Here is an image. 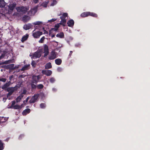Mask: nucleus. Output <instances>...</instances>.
Segmentation results:
<instances>
[{"mask_svg": "<svg viewBox=\"0 0 150 150\" xmlns=\"http://www.w3.org/2000/svg\"><path fill=\"white\" fill-rule=\"evenodd\" d=\"M4 144L0 140V150H3L4 149Z\"/></svg>", "mask_w": 150, "mask_h": 150, "instance_id": "obj_21", "label": "nucleus"}, {"mask_svg": "<svg viewBox=\"0 0 150 150\" xmlns=\"http://www.w3.org/2000/svg\"><path fill=\"white\" fill-rule=\"evenodd\" d=\"M45 69H49L51 68L52 65L51 63L50 62L47 63L45 65Z\"/></svg>", "mask_w": 150, "mask_h": 150, "instance_id": "obj_24", "label": "nucleus"}, {"mask_svg": "<svg viewBox=\"0 0 150 150\" xmlns=\"http://www.w3.org/2000/svg\"><path fill=\"white\" fill-rule=\"evenodd\" d=\"M20 87H18L17 85L14 87L8 88L6 89L7 91L8 92L7 94V97H8L11 96L15 91H16Z\"/></svg>", "mask_w": 150, "mask_h": 150, "instance_id": "obj_1", "label": "nucleus"}, {"mask_svg": "<svg viewBox=\"0 0 150 150\" xmlns=\"http://www.w3.org/2000/svg\"><path fill=\"white\" fill-rule=\"evenodd\" d=\"M41 55V50H37L35 52L33 55V57L36 58H39Z\"/></svg>", "mask_w": 150, "mask_h": 150, "instance_id": "obj_7", "label": "nucleus"}, {"mask_svg": "<svg viewBox=\"0 0 150 150\" xmlns=\"http://www.w3.org/2000/svg\"><path fill=\"white\" fill-rule=\"evenodd\" d=\"M57 70L59 72H61L62 71V69L61 67H59L57 69Z\"/></svg>", "mask_w": 150, "mask_h": 150, "instance_id": "obj_45", "label": "nucleus"}, {"mask_svg": "<svg viewBox=\"0 0 150 150\" xmlns=\"http://www.w3.org/2000/svg\"><path fill=\"white\" fill-rule=\"evenodd\" d=\"M39 0H33V2L35 4H37Z\"/></svg>", "mask_w": 150, "mask_h": 150, "instance_id": "obj_51", "label": "nucleus"}, {"mask_svg": "<svg viewBox=\"0 0 150 150\" xmlns=\"http://www.w3.org/2000/svg\"><path fill=\"white\" fill-rule=\"evenodd\" d=\"M30 19V17L27 15H25L22 17V21L24 22H28Z\"/></svg>", "mask_w": 150, "mask_h": 150, "instance_id": "obj_10", "label": "nucleus"}, {"mask_svg": "<svg viewBox=\"0 0 150 150\" xmlns=\"http://www.w3.org/2000/svg\"><path fill=\"white\" fill-rule=\"evenodd\" d=\"M13 108L15 109H20V105H17L14 106Z\"/></svg>", "mask_w": 150, "mask_h": 150, "instance_id": "obj_32", "label": "nucleus"}, {"mask_svg": "<svg viewBox=\"0 0 150 150\" xmlns=\"http://www.w3.org/2000/svg\"><path fill=\"white\" fill-rule=\"evenodd\" d=\"M6 80V78H1L0 79V81H2L3 82H5Z\"/></svg>", "mask_w": 150, "mask_h": 150, "instance_id": "obj_41", "label": "nucleus"}, {"mask_svg": "<svg viewBox=\"0 0 150 150\" xmlns=\"http://www.w3.org/2000/svg\"><path fill=\"white\" fill-rule=\"evenodd\" d=\"M52 90L54 91H56L57 90L55 88H52Z\"/></svg>", "mask_w": 150, "mask_h": 150, "instance_id": "obj_59", "label": "nucleus"}, {"mask_svg": "<svg viewBox=\"0 0 150 150\" xmlns=\"http://www.w3.org/2000/svg\"><path fill=\"white\" fill-rule=\"evenodd\" d=\"M6 5V3L4 0H0V7L3 8Z\"/></svg>", "mask_w": 150, "mask_h": 150, "instance_id": "obj_19", "label": "nucleus"}, {"mask_svg": "<svg viewBox=\"0 0 150 150\" xmlns=\"http://www.w3.org/2000/svg\"><path fill=\"white\" fill-rule=\"evenodd\" d=\"M39 81L36 79V77L35 75L33 76H32V80L31 81V83L36 84Z\"/></svg>", "mask_w": 150, "mask_h": 150, "instance_id": "obj_12", "label": "nucleus"}, {"mask_svg": "<svg viewBox=\"0 0 150 150\" xmlns=\"http://www.w3.org/2000/svg\"><path fill=\"white\" fill-rule=\"evenodd\" d=\"M72 53H73V52L72 51H70V53H69V57H71V55L72 54Z\"/></svg>", "mask_w": 150, "mask_h": 150, "instance_id": "obj_50", "label": "nucleus"}, {"mask_svg": "<svg viewBox=\"0 0 150 150\" xmlns=\"http://www.w3.org/2000/svg\"><path fill=\"white\" fill-rule=\"evenodd\" d=\"M56 57V55L55 52H52L51 55L49 57V59L50 60H52L55 59Z\"/></svg>", "mask_w": 150, "mask_h": 150, "instance_id": "obj_15", "label": "nucleus"}, {"mask_svg": "<svg viewBox=\"0 0 150 150\" xmlns=\"http://www.w3.org/2000/svg\"><path fill=\"white\" fill-rule=\"evenodd\" d=\"M45 39V37L44 36L42 37L40 40L39 41V43H43L44 40Z\"/></svg>", "mask_w": 150, "mask_h": 150, "instance_id": "obj_31", "label": "nucleus"}, {"mask_svg": "<svg viewBox=\"0 0 150 150\" xmlns=\"http://www.w3.org/2000/svg\"><path fill=\"white\" fill-rule=\"evenodd\" d=\"M30 66V64H28V65H26L24 67H23L21 69V71H24L25 70H27L28 69L29 67Z\"/></svg>", "mask_w": 150, "mask_h": 150, "instance_id": "obj_26", "label": "nucleus"}, {"mask_svg": "<svg viewBox=\"0 0 150 150\" xmlns=\"http://www.w3.org/2000/svg\"><path fill=\"white\" fill-rule=\"evenodd\" d=\"M39 97V94H35L33 96L31 99L30 100L29 102L30 103H34L37 100Z\"/></svg>", "mask_w": 150, "mask_h": 150, "instance_id": "obj_3", "label": "nucleus"}, {"mask_svg": "<svg viewBox=\"0 0 150 150\" xmlns=\"http://www.w3.org/2000/svg\"><path fill=\"white\" fill-rule=\"evenodd\" d=\"M68 15L67 13H64L62 16L60 17V18L66 19V18L67 17Z\"/></svg>", "mask_w": 150, "mask_h": 150, "instance_id": "obj_28", "label": "nucleus"}, {"mask_svg": "<svg viewBox=\"0 0 150 150\" xmlns=\"http://www.w3.org/2000/svg\"><path fill=\"white\" fill-rule=\"evenodd\" d=\"M5 66H2V67H3V68H5V67H5Z\"/></svg>", "mask_w": 150, "mask_h": 150, "instance_id": "obj_62", "label": "nucleus"}, {"mask_svg": "<svg viewBox=\"0 0 150 150\" xmlns=\"http://www.w3.org/2000/svg\"><path fill=\"white\" fill-rule=\"evenodd\" d=\"M29 9V6H21L17 7L16 8L17 11L19 12H22L23 14L26 13Z\"/></svg>", "mask_w": 150, "mask_h": 150, "instance_id": "obj_2", "label": "nucleus"}, {"mask_svg": "<svg viewBox=\"0 0 150 150\" xmlns=\"http://www.w3.org/2000/svg\"><path fill=\"white\" fill-rule=\"evenodd\" d=\"M67 23L68 26L72 27L74 25V22L73 20L70 19L68 21Z\"/></svg>", "mask_w": 150, "mask_h": 150, "instance_id": "obj_11", "label": "nucleus"}, {"mask_svg": "<svg viewBox=\"0 0 150 150\" xmlns=\"http://www.w3.org/2000/svg\"><path fill=\"white\" fill-rule=\"evenodd\" d=\"M19 78H23L24 77L23 75H20L19 76Z\"/></svg>", "mask_w": 150, "mask_h": 150, "instance_id": "obj_56", "label": "nucleus"}, {"mask_svg": "<svg viewBox=\"0 0 150 150\" xmlns=\"http://www.w3.org/2000/svg\"><path fill=\"white\" fill-rule=\"evenodd\" d=\"M24 105V103H23L22 104H21V105H20V109L23 107L24 106V105Z\"/></svg>", "mask_w": 150, "mask_h": 150, "instance_id": "obj_53", "label": "nucleus"}, {"mask_svg": "<svg viewBox=\"0 0 150 150\" xmlns=\"http://www.w3.org/2000/svg\"><path fill=\"white\" fill-rule=\"evenodd\" d=\"M30 110L29 108L25 109L22 112V114L23 115H25L29 113L30 112Z\"/></svg>", "mask_w": 150, "mask_h": 150, "instance_id": "obj_14", "label": "nucleus"}, {"mask_svg": "<svg viewBox=\"0 0 150 150\" xmlns=\"http://www.w3.org/2000/svg\"><path fill=\"white\" fill-rule=\"evenodd\" d=\"M42 73L43 74H45L47 76H49L52 74V72L51 71L49 70H43L42 71Z\"/></svg>", "mask_w": 150, "mask_h": 150, "instance_id": "obj_6", "label": "nucleus"}, {"mask_svg": "<svg viewBox=\"0 0 150 150\" xmlns=\"http://www.w3.org/2000/svg\"><path fill=\"white\" fill-rule=\"evenodd\" d=\"M16 5L15 3L9 4L8 6L9 11H12L15 8Z\"/></svg>", "mask_w": 150, "mask_h": 150, "instance_id": "obj_5", "label": "nucleus"}, {"mask_svg": "<svg viewBox=\"0 0 150 150\" xmlns=\"http://www.w3.org/2000/svg\"><path fill=\"white\" fill-rule=\"evenodd\" d=\"M29 37V35L26 34L25 35L23 36L22 38L21 41L22 42H23L24 41L27 40Z\"/></svg>", "mask_w": 150, "mask_h": 150, "instance_id": "obj_13", "label": "nucleus"}, {"mask_svg": "<svg viewBox=\"0 0 150 150\" xmlns=\"http://www.w3.org/2000/svg\"><path fill=\"white\" fill-rule=\"evenodd\" d=\"M22 99L19 96H18L16 98V102H19Z\"/></svg>", "mask_w": 150, "mask_h": 150, "instance_id": "obj_35", "label": "nucleus"}, {"mask_svg": "<svg viewBox=\"0 0 150 150\" xmlns=\"http://www.w3.org/2000/svg\"><path fill=\"white\" fill-rule=\"evenodd\" d=\"M56 19H57L55 18H52L50 20H49L48 22H53L55 21L56 20Z\"/></svg>", "mask_w": 150, "mask_h": 150, "instance_id": "obj_42", "label": "nucleus"}, {"mask_svg": "<svg viewBox=\"0 0 150 150\" xmlns=\"http://www.w3.org/2000/svg\"><path fill=\"white\" fill-rule=\"evenodd\" d=\"M55 80L54 78V77H51L50 79V82L51 83H54L55 81Z\"/></svg>", "mask_w": 150, "mask_h": 150, "instance_id": "obj_34", "label": "nucleus"}, {"mask_svg": "<svg viewBox=\"0 0 150 150\" xmlns=\"http://www.w3.org/2000/svg\"><path fill=\"white\" fill-rule=\"evenodd\" d=\"M61 19V21L59 24L61 25H62L63 26H65L66 22V19Z\"/></svg>", "mask_w": 150, "mask_h": 150, "instance_id": "obj_18", "label": "nucleus"}, {"mask_svg": "<svg viewBox=\"0 0 150 150\" xmlns=\"http://www.w3.org/2000/svg\"><path fill=\"white\" fill-rule=\"evenodd\" d=\"M24 136V135L23 134H21L19 137V139H22V138Z\"/></svg>", "mask_w": 150, "mask_h": 150, "instance_id": "obj_48", "label": "nucleus"}, {"mask_svg": "<svg viewBox=\"0 0 150 150\" xmlns=\"http://www.w3.org/2000/svg\"><path fill=\"white\" fill-rule=\"evenodd\" d=\"M57 3V1L55 0H53V3H52L51 5L54 6V4Z\"/></svg>", "mask_w": 150, "mask_h": 150, "instance_id": "obj_44", "label": "nucleus"}, {"mask_svg": "<svg viewBox=\"0 0 150 150\" xmlns=\"http://www.w3.org/2000/svg\"><path fill=\"white\" fill-rule=\"evenodd\" d=\"M5 54L4 53L2 54L0 56V60L3 59L5 57Z\"/></svg>", "mask_w": 150, "mask_h": 150, "instance_id": "obj_38", "label": "nucleus"}, {"mask_svg": "<svg viewBox=\"0 0 150 150\" xmlns=\"http://www.w3.org/2000/svg\"><path fill=\"white\" fill-rule=\"evenodd\" d=\"M11 62V60H9L4 62V64H7L10 63Z\"/></svg>", "mask_w": 150, "mask_h": 150, "instance_id": "obj_37", "label": "nucleus"}, {"mask_svg": "<svg viewBox=\"0 0 150 150\" xmlns=\"http://www.w3.org/2000/svg\"><path fill=\"white\" fill-rule=\"evenodd\" d=\"M26 92H27L26 90L25 89V90H23V92L21 93L23 94H26Z\"/></svg>", "mask_w": 150, "mask_h": 150, "instance_id": "obj_47", "label": "nucleus"}, {"mask_svg": "<svg viewBox=\"0 0 150 150\" xmlns=\"http://www.w3.org/2000/svg\"><path fill=\"white\" fill-rule=\"evenodd\" d=\"M42 34V32L37 31L33 33V36L34 38H39L40 36Z\"/></svg>", "mask_w": 150, "mask_h": 150, "instance_id": "obj_4", "label": "nucleus"}, {"mask_svg": "<svg viewBox=\"0 0 150 150\" xmlns=\"http://www.w3.org/2000/svg\"><path fill=\"white\" fill-rule=\"evenodd\" d=\"M2 118H4V121H0V124H1V123H3L4 122H5V118H4L3 117H2Z\"/></svg>", "mask_w": 150, "mask_h": 150, "instance_id": "obj_57", "label": "nucleus"}, {"mask_svg": "<svg viewBox=\"0 0 150 150\" xmlns=\"http://www.w3.org/2000/svg\"><path fill=\"white\" fill-rule=\"evenodd\" d=\"M13 75H11L9 77V80H10V81L11 80V79L13 78Z\"/></svg>", "mask_w": 150, "mask_h": 150, "instance_id": "obj_54", "label": "nucleus"}, {"mask_svg": "<svg viewBox=\"0 0 150 150\" xmlns=\"http://www.w3.org/2000/svg\"><path fill=\"white\" fill-rule=\"evenodd\" d=\"M44 52L49 53L48 47L46 45H44Z\"/></svg>", "mask_w": 150, "mask_h": 150, "instance_id": "obj_23", "label": "nucleus"}, {"mask_svg": "<svg viewBox=\"0 0 150 150\" xmlns=\"http://www.w3.org/2000/svg\"><path fill=\"white\" fill-rule=\"evenodd\" d=\"M35 65L36 63L35 62V61H33L31 63V65L33 67H35Z\"/></svg>", "mask_w": 150, "mask_h": 150, "instance_id": "obj_40", "label": "nucleus"}, {"mask_svg": "<svg viewBox=\"0 0 150 150\" xmlns=\"http://www.w3.org/2000/svg\"><path fill=\"white\" fill-rule=\"evenodd\" d=\"M59 24H58L57 25H55V27L57 29L58 28H59Z\"/></svg>", "mask_w": 150, "mask_h": 150, "instance_id": "obj_55", "label": "nucleus"}, {"mask_svg": "<svg viewBox=\"0 0 150 150\" xmlns=\"http://www.w3.org/2000/svg\"><path fill=\"white\" fill-rule=\"evenodd\" d=\"M44 87V86L42 84H39L37 86V88L38 89H42Z\"/></svg>", "mask_w": 150, "mask_h": 150, "instance_id": "obj_30", "label": "nucleus"}, {"mask_svg": "<svg viewBox=\"0 0 150 150\" xmlns=\"http://www.w3.org/2000/svg\"><path fill=\"white\" fill-rule=\"evenodd\" d=\"M11 84V81H9L7 82L4 85L1 87L2 89L6 90V89L8 88V87Z\"/></svg>", "mask_w": 150, "mask_h": 150, "instance_id": "obj_9", "label": "nucleus"}, {"mask_svg": "<svg viewBox=\"0 0 150 150\" xmlns=\"http://www.w3.org/2000/svg\"><path fill=\"white\" fill-rule=\"evenodd\" d=\"M91 16L94 17H97L98 16L97 15L94 13L88 12V16Z\"/></svg>", "mask_w": 150, "mask_h": 150, "instance_id": "obj_22", "label": "nucleus"}, {"mask_svg": "<svg viewBox=\"0 0 150 150\" xmlns=\"http://www.w3.org/2000/svg\"><path fill=\"white\" fill-rule=\"evenodd\" d=\"M40 107L41 108H44L46 107V105L44 103H41L40 105Z\"/></svg>", "mask_w": 150, "mask_h": 150, "instance_id": "obj_33", "label": "nucleus"}, {"mask_svg": "<svg viewBox=\"0 0 150 150\" xmlns=\"http://www.w3.org/2000/svg\"><path fill=\"white\" fill-rule=\"evenodd\" d=\"M45 53V54L44 55V57H45L47 56V55L49 53L47 52H44Z\"/></svg>", "mask_w": 150, "mask_h": 150, "instance_id": "obj_52", "label": "nucleus"}, {"mask_svg": "<svg viewBox=\"0 0 150 150\" xmlns=\"http://www.w3.org/2000/svg\"><path fill=\"white\" fill-rule=\"evenodd\" d=\"M35 9H32L29 11L28 12V14L30 16H32L33 15L35 14Z\"/></svg>", "mask_w": 150, "mask_h": 150, "instance_id": "obj_16", "label": "nucleus"}, {"mask_svg": "<svg viewBox=\"0 0 150 150\" xmlns=\"http://www.w3.org/2000/svg\"><path fill=\"white\" fill-rule=\"evenodd\" d=\"M34 83H31L30 84V86L32 89H35L37 88V86L34 84Z\"/></svg>", "mask_w": 150, "mask_h": 150, "instance_id": "obj_29", "label": "nucleus"}, {"mask_svg": "<svg viewBox=\"0 0 150 150\" xmlns=\"http://www.w3.org/2000/svg\"><path fill=\"white\" fill-rule=\"evenodd\" d=\"M26 107H27V108H28V106H27Z\"/></svg>", "mask_w": 150, "mask_h": 150, "instance_id": "obj_63", "label": "nucleus"}, {"mask_svg": "<svg viewBox=\"0 0 150 150\" xmlns=\"http://www.w3.org/2000/svg\"><path fill=\"white\" fill-rule=\"evenodd\" d=\"M55 34H53V35H52V36H51L52 38H53L55 36Z\"/></svg>", "mask_w": 150, "mask_h": 150, "instance_id": "obj_60", "label": "nucleus"}, {"mask_svg": "<svg viewBox=\"0 0 150 150\" xmlns=\"http://www.w3.org/2000/svg\"><path fill=\"white\" fill-rule=\"evenodd\" d=\"M35 76L36 77V79H38V81H39V80L41 79V77L40 75H38V76L35 75Z\"/></svg>", "mask_w": 150, "mask_h": 150, "instance_id": "obj_43", "label": "nucleus"}, {"mask_svg": "<svg viewBox=\"0 0 150 150\" xmlns=\"http://www.w3.org/2000/svg\"><path fill=\"white\" fill-rule=\"evenodd\" d=\"M81 16L82 17H85L88 16V12H84L82 13Z\"/></svg>", "mask_w": 150, "mask_h": 150, "instance_id": "obj_25", "label": "nucleus"}, {"mask_svg": "<svg viewBox=\"0 0 150 150\" xmlns=\"http://www.w3.org/2000/svg\"><path fill=\"white\" fill-rule=\"evenodd\" d=\"M4 64V62H0V65H1L2 64Z\"/></svg>", "mask_w": 150, "mask_h": 150, "instance_id": "obj_58", "label": "nucleus"}, {"mask_svg": "<svg viewBox=\"0 0 150 150\" xmlns=\"http://www.w3.org/2000/svg\"><path fill=\"white\" fill-rule=\"evenodd\" d=\"M23 96H24L23 95V94L22 93H21L20 95L19 96L22 99L23 98Z\"/></svg>", "mask_w": 150, "mask_h": 150, "instance_id": "obj_49", "label": "nucleus"}, {"mask_svg": "<svg viewBox=\"0 0 150 150\" xmlns=\"http://www.w3.org/2000/svg\"><path fill=\"white\" fill-rule=\"evenodd\" d=\"M41 22L40 21H37L33 23V24H34L35 25H39L41 24Z\"/></svg>", "mask_w": 150, "mask_h": 150, "instance_id": "obj_36", "label": "nucleus"}, {"mask_svg": "<svg viewBox=\"0 0 150 150\" xmlns=\"http://www.w3.org/2000/svg\"><path fill=\"white\" fill-rule=\"evenodd\" d=\"M15 104V102L14 101H12L11 107H13L14 106V105Z\"/></svg>", "mask_w": 150, "mask_h": 150, "instance_id": "obj_46", "label": "nucleus"}, {"mask_svg": "<svg viewBox=\"0 0 150 150\" xmlns=\"http://www.w3.org/2000/svg\"><path fill=\"white\" fill-rule=\"evenodd\" d=\"M14 64H9L7 66V69H15L14 68Z\"/></svg>", "mask_w": 150, "mask_h": 150, "instance_id": "obj_27", "label": "nucleus"}, {"mask_svg": "<svg viewBox=\"0 0 150 150\" xmlns=\"http://www.w3.org/2000/svg\"><path fill=\"white\" fill-rule=\"evenodd\" d=\"M1 71H2V69L1 70Z\"/></svg>", "mask_w": 150, "mask_h": 150, "instance_id": "obj_64", "label": "nucleus"}, {"mask_svg": "<svg viewBox=\"0 0 150 150\" xmlns=\"http://www.w3.org/2000/svg\"><path fill=\"white\" fill-rule=\"evenodd\" d=\"M33 26L31 23H28L25 24L23 25V28L25 30H27L33 28Z\"/></svg>", "mask_w": 150, "mask_h": 150, "instance_id": "obj_8", "label": "nucleus"}, {"mask_svg": "<svg viewBox=\"0 0 150 150\" xmlns=\"http://www.w3.org/2000/svg\"><path fill=\"white\" fill-rule=\"evenodd\" d=\"M56 37L60 38H64V34L63 32H60L58 33L56 35Z\"/></svg>", "mask_w": 150, "mask_h": 150, "instance_id": "obj_20", "label": "nucleus"}, {"mask_svg": "<svg viewBox=\"0 0 150 150\" xmlns=\"http://www.w3.org/2000/svg\"><path fill=\"white\" fill-rule=\"evenodd\" d=\"M47 4H45L44 5V6L45 7H46L47 6Z\"/></svg>", "mask_w": 150, "mask_h": 150, "instance_id": "obj_61", "label": "nucleus"}, {"mask_svg": "<svg viewBox=\"0 0 150 150\" xmlns=\"http://www.w3.org/2000/svg\"><path fill=\"white\" fill-rule=\"evenodd\" d=\"M55 62L56 64L60 65L62 63V60L60 59H57L55 60Z\"/></svg>", "mask_w": 150, "mask_h": 150, "instance_id": "obj_17", "label": "nucleus"}, {"mask_svg": "<svg viewBox=\"0 0 150 150\" xmlns=\"http://www.w3.org/2000/svg\"><path fill=\"white\" fill-rule=\"evenodd\" d=\"M29 99V97H28L26 98V100H24L23 101V103L24 104V105H26V103L28 102Z\"/></svg>", "mask_w": 150, "mask_h": 150, "instance_id": "obj_39", "label": "nucleus"}]
</instances>
